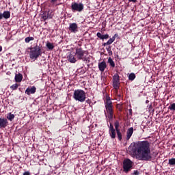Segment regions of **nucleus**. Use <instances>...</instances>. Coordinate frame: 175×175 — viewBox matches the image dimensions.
I'll use <instances>...</instances> for the list:
<instances>
[{"label":"nucleus","mask_w":175,"mask_h":175,"mask_svg":"<svg viewBox=\"0 0 175 175\" xmlns=\"http://www.w3.org/2000/svg\"><path fill=\"white\" fill-rule=\"evenodd\" d=\"M105 108L107 112L108 113V118L109 120L113 118L114 111L113 109V103L111 100V97L106 96V101H105Z\"/></svg>","instance_id":"nucleus-2"},{"label":"nucleus","mask_w":175,"mask_h":175,"mask_svg":"<svg viewBox=\"0 0 175 175\" xmlns=\"http://www.w3.org/2000/svg\"><path fill=\"white\" fill-rule=\"evenodd\" d=\"M114 125H115V130L116 131V132L120 131V129H119L120 122L118 120H116Z\"/></svg>","instance_id":"nucleus-25"},{"label":"nucleus","mask_w":175,"mask_h":175,"mask_svg":"<svg viewBox=\"0 0 175 175\" xmlns=\"http://www.w3.org/2000/svg\"><path fill=\"white\" fill-rule=\"evenodd\" d=\"M129 2H132L133 3H135L137 2V0H129Z\"/></svg>","instance_id":"nucleus-35"},{"label":"nucleus","mask_w":175,"mask_h":175,"mask_svg":"<svg viewBox=\"0 0 175 175\" xmlns=\"http://www.w3.org/2000/svg\"><path fill=\"white\" fill-rule=\"evenodd\" d=\"M129 112H130V113H132V109H130Z\"/></svg>","instance_id":"nucleus-40"},{"label":"nucleus","mask_w":175,"mask_h":175,"mask_svg":"<svg viewBox=\"0 0 175 175\" xmlns=\"http://www.w3.org/2000/svg\"><path fill=\"white\" fill-rule=\"evenodd\" d=\"M107 67V65L105 61H103L98 63V68L101 72H104Z\"/></svg>","instance_id":"nucleus-12"},{"label":"nucleus","mask_w":175,"mask_h":175,"mask_svg":"<svg viewBox=\"0 0 175 175\" xmlns=\"http://www.w3.org/2000/svg\"><path fill=\"white\" fill-rule=\"evenodd\" d=\"M139 172H138L137 170H134V175H139Z\"/></svg>","instance_id":"nucleus-32"},{"label":"nucleus","mask_w":175,"mask_h":175,"mask_svg":"<svg viewBox=\"0 0 175 175\" xmlns=\"http://www.w3.org/2000/svg\"><path fill=\"white\" fill-rule=\"evenodd\" d=\"M120 75L115 74L113 77V86L116 90H118L120 88Z\"/></svg>","instance_id":"nucleus-9"},{"label":"nucleus","mask_w":175,"mask_h":175,"mask_svg":"<svg viewBox=\"0 0 175 175\" xmlns=\"http://www.w3.org/2000/svg\"><path fill=\"white\" fill-rule=\"evenodd\" d=\"M149 103V100H146V103Z\"/></svg>","instance_id":"nucleus-41"},{"label":"nucleus","mask_w":175,"mask_h":175,"mask_svg":"<svg viewBox=\"0 0 175 175\" xmlns=\"http://www.w3.org/2000/svg\"><path fill=\"white\" fill-rule=\"evenodd\" d=\"M108 53H109V55L110 56L113 55V52H112L111 50V51H108Z\"/></svg>","instance_id":"nucleus-38"},{"label":"nucleus","mask_w":175,"mask_h":175,"mask_svg":"<svg viewBox=\"0 0 175 175\" xmlns=\"http://www.w3.org/2000/svg\"><path fill=\"white\" fill-rule=\"evenodd\" d=\"M117 37H118V33H116V34H114V36L112 37V38H114V40H115Z\"/></svg>","instance_id":"nucleus-34"},{"label":"nucleus","mask_w":175,"mask_h":175,"mask_svg":"<svg viewBox=\"0 0 175 175\" xmlns=\"http://www.w3.org/2000/svg\"><path fill=\"white\" fill-rule=\"evenodd\" d=\"M73 98L77 101L83 103L86 99V93L84 90H81V89H77L74 92Z\"/></svg>","instance_id":"nucleus-4"},{"label":"nucleus","mask_w":175,"mask_h":175,"mask_svg":"<svg viewBox=\"0 0 175 175\" xmlns=\"http://www.w3.org/2000/svg\"><path fill=\"white\" fill-rule=\"evenodd\" d=\"M109 134L112 139H115L116 137V130L114 129L111 123L109 126Z\"/></svg>","instance_id":"nucleus-11"},{"label":"nucleus","mask_w":175,"mask_h":175,"mask_svg":"<svg viewBox=\"0 0 175 175\" xmlns=\"http://www.w3.org/2000/svg\"><path fill=\"white\" fill-rule=\"evenodd\" d=\"M53 16L50 14L49 12L44 13V15L42 16V18L44 21H46L47 19H51Z\"/></svg>","instance_id":"nucleus-17"},{"label":"nucleus","mask_w":175,"mask_h":175,"mask_svg":"<svg viewBox=\"0 0 175 175\" xmlns=\"http://www.w3.org/2000/svg\"><path fill=\"white\" fill-rule=\"evenodd\" d=\"M69 30L71 33H77L78 31V25L76 23H70Z\"/></svg>","instance_id":"nucleus-10"},{"label":"nucleus","mask_w":175,"mask_h":175,"mask_svg":"<svg viewBox=\"0 0 175 175\" xmlns=\"http://www.w3.org/2000/svg\"><path fill=\"white\" fill-rule=\"evenodd\" d=\"M8 126V121L5 118H0V129H5Z\"/></svg>","instance_id":"nucleus-14"},{"label":"nucleus","mask_w":175,"mask_h":175,"mask_svg":"<svg viewBox=\"0 0 175 175\" xmlns=\"http://www.w3.org/2000/svg\"><path fill=\"white\" fill-rule=\"evenodd\" d=\"M23 175H31L29 172H25Z\"/></svg>","instance_id":"nucleus-36"},{"label":"nucleus","mask_w":175,"mask_h":175,"mask_svg":"<svg viewBox=\"0 0 175 175\" xmlns=\"http://www.w3.org/2000/svg\"><path fill=\"white\" fill-rule=\"evenodd\" d=\"M150 146L148 141L137 142L130 144L129 152L141 161H150L152 159Z\"/></svg>","instance_id":"nucleus-1"},{"label":"nucleus","mask_w":175,"mask_h":175,"mask_svg":"<svg viewBox=\"0 0 175 175\" xmlns=\"http://www.w3.org/2000/svg\"><path fill=\"white\" fill-rule=\"evenodd\" d=\"M33 40H34V38L32 36L27 37V38H25V40L26 43H29L31 41H33Z\"/></svg>","instance_id":"nucleus-26"},{"label":"nucleus","mask_w":175,"mask_h":175,"mask_svg":"<svg viewBox=\"0 0 175 175\" xmlns=\"http://www.w3.org/2000/svg\"><path fill=\"white\" fill-rule=\"evenodd\" d=\"M23 80V75L22 74H16L15 76V81L16 83H21Z\"/></svg>","instance_id":"nucleus-19"},{"label":"nucleus","mask_w":175,"mask_h":175,"mask_svg":"<svg viewBox=\"0 0 175 175\" xmlns=\"http://www.w3.org/2000/svg\"><path fill=\"white\" fill-rule=\"evenodd\" d=\"M18 87V83H14V85H12L10 86V89H11L12 90H17Z\"/></svg>","instance_id":"nucleus-30"},{"label":"nucleus","mask_w":175,"mask_h":175,"mask_svg":"<svg viewBox=\"0 0 175 175\" xmlns=\"http://www.w3.org/2000/svg\"><path fill=\"white\" fill-rule=\"evenodd\" d=\"M107 50L108 52L110 51L111 50V46H109V47H107Z\"/></svg>","instance_id":"nucleus-37"},{"label":"nucleus","mask_w":175,"mask_h":175,"mask_svg":"<svg viewBox=\"0 0 175 175\" xmlns=\"http://www.w3.org/2000/svg\"><path fill=\"white\" fill-rule=\"evenodd\" d=\"M133 131L134 129L133 127L129 129V130H127V133H126V140L129 141L131 137H132L133 134Z\"/></svg>","instance_id":"nucleus-15"},{"label":"nucleus","mask_w":175,"mask_h":175,"mask_svg":"<svg viewBox=\"0 0 175 175\" xmlns=\"http://www.w3.org/2000/svg\"><path fill=\"white\" fill-rule=\"evenodd\" d=\"M42 51L41 49V47L38 46V45H36L35 46L30 48V59L36 60L40 56L42 55Z\"/></svg>","instance_id":"nucleus-3"},{"label":"nucleus","mask_w":175,"mask_h":175,"mask_svg":"<svg viewBox=\"0 0 175 175\" xmlns=\"http://www.w3.org/2000/svg\"><path fill=\"white\" fill-rule=\"evenodd\" d=\"M168 164L170 165H175V159L172 158L168 160Z\"/></svg>","instance_id":"nucleus-29"},{"label":"nucleus","mask_w":175,"mask_h":175,"mask_svg":"<svg viewBox=\"0 0 175 175\" xmlns=\"http://www.w3.org/2000/svg\"><path fill=\"white\" fill-rule=\"evenodd\" d=\"M36 86H32L31 88H27L25 90V94L27 95L34 94L36 92Z\"/></svg>","instance_id":"nucleus-13"},{"label":"nucleus","mask_w":175,"mask_h":175,"mask_svg":"<svg viewBox=\"0 0 175 175\" xmlns=\"http://www.w3.org/2000/svg\"><path fill=\"white\" fill-rule=\"evenodd\" d=\"M46 47L48 48L49 50L52 51L55 48V46H54L53 43L47 42Z\"/></svg>","instance_id":"nucleus-22"},{"label":"nucleus","mask_w":175,"mask_h":175,"mask_svg":"<svg viewBox=\"0 0 175 175\" xmlns=\"http://www.w3.org/2000/svg\"><path fill=\"white\" fill-rule=\"evenodd\" d=\"M136 78V75L135 74H134V72H131V74H130V75H129V80L133 81Z\"/></svg>","instance_id":"nucleus-24"},{"label":"nucleus","mask_w":175,"mask_h":175,"mask_svg":"<svg viewBox=\"0 0 175 175\" xmlns=\"http://www.w3.org/2000/svg\"><path fill=\"white\" fill-rule=\"evenodd\" d=\"M117 132V135H118V139H119V141H122V134L120 132V131H118Z\"/></svg>","instance_id":"nucleus-28"},{"label":"nucleus","mask_w":175,"mask_h":175,"mask_svg":"<svg viewBox=\"0 0 175 175\" xmlns=\"http://www.w3.org/2000/svg\"><path fill=\"white\" fill-rule=\"evenodd\" d=\"M132 167L133 162L129 159H127L124 160V161H123V171H124V172H129V171H131Z\"/></svg>","instance_id":"nucleus-7"},{"label":"nucleus","mask_w":175,"mask_h":175,"mask_svg":"<svg viewBox=\"0 0 175 175\" xmlns=\"http://www.w3.org/2000/svg\"><path fill=\"white\" fill-rule=\"evenodd\" d=\"M77 56L75 52L70 51L68 53L67 55V59L68 61L71 64H75L77 62V58L75 57Z\"/></svg>","instance_id":"nucleus-8"},{"label":"nucleus","mask_w":175,"mask_h":175,"mask_svg":"<svg viewBox=\"0 0 175 175\" xmlns=\"http://www.w3.org/2000/svg\"><path fill=\"white\" fill-rule=\"evenodd\" d=\"M3 18V13L0 12V21Z\"/></svg>","instance_id":"nucleus-33"},{"label":"nucleus","mask_w":175,"mask_h":175,"mask_svg":"<svg viewBox=\"0 0 175 175\" xmlns=\"http://www.w3.org/2000/svg\"><path fill=\"white\" fill-rule=\"evenodd\" d=\"M172 147H173V148H175V144H174V145L172 146Z\"/></svg>","instance_id":"nucleus-42"},{"label":"nucleus","mask_w":175,"mask_h":175,"mask_svg":"<svg viewBox=\"0 0 175 175\" xmlns=\"http://www.w3.org/2000/svg\"><path fill=\"white\" fill-rule=\"evenodd\" d=\"M15 118V115L14 113H12V112H9L7 116V119L12 122Z\"/></svg>","instance_id":"nucleus-21"},{"label":"nucleus","mask_w":175,"mask_h":175,"mask_svg":"<svg viewBox=\"0 0 175 175\" xmlns=\"http://www.w3.org/2000/svg\"><path fill=\"white\" fill-rule=\"evenodd\" d=\"M58 0H49L50 3L54 5Z\"/></svg>","instance_id":"nucleus-31"},{"label":"nucleus","mask_w":175,"mask_h":175,"mask_svg":"<svg viewBox=\"0 0 175 175\" xmlns=\"http://www.w3.org/2000/svg\"><path fill=\"white\" fill-rule=\"evenodd\" d=\"M168 109L170 111H175V103H173L172 104H170L168 107Z\"/></svg>","instance_id":"nucleus-27"},{"label":"nucleus","mask_w":175,"mask_h":175,"mask_svg":"<svg viewBox=\"0 0 175 175\" xmlns=\"http://www.w3.org/2000/svg\"><path fill=\"white\" fill-rule=\"evenodd\" d=\"M2 50H3V47H2V46L0 45V52H1Z\"/></svg>","instance_id":"nucleus-39"},{"label":"nucleus","mask_w":175,"mask_h":175,"mask_svg":"<svg viewBox=\"0 0 175 175\" xmlns=\"http://www.w3.org/2000/svg\"><path fill=\"white\" fill-rule=\"evenodd\" d=\"M97 37L98 38H100V40H107L109 38V34H105L103 35L100 32H98L96 34Z\"/></svg>","instance_id":"nucleus-16"},{"label":"nucleus","mask_w":175,"mask_h":175,"mask_svg":"<svg viewBox=\"0 0 175 175\" xmlns=\"http://www.w3.org/2000/svg\"><path fill=\"white\" fill-rule=\"evenodd\" d=\"M71 9L73 12H81L84 9V5L82 3L73 2L71 5Z\"/></svg>","instance_id":"nucleus-6"},{"label":"nucleus","mask_w":175,"mask_h":175,"mask_svg":"<svg viewBox=\"0 0 175 175\" xmlns=\"http://www.w3.org/2000/svg\"><path fill=\"white\" fill-rule=\"evenodd\" d=\"M78 60H83L85 59V55H88V51L83 50L81 47L77 48L75 52Z\"/></svg>","instance_id":"nucleus-5"},{"label":"nucleus","mask_w":175,"mask_h":175,"mask_svg":"<svg viewBox=\"0 0 175 175\" xmlns=\"http://www.w3.org/2000/svg\"><path fill=\"white\" fill-rule=\"evenodd\" d=\"M108 62L112 68H115L116 66L115 62L111 57H109Z\"/></svg>","instance_id":"nucleus-23"},{"label":"nucleus","mask_w":175,"mask_h":175,"mask_svg":"<svg viewBox=\"0 0 175 175\" xmlns=\"http://www.w3.org/2000/svg\"><path fill=\"white\" fill-rule=\"evenodd\" d=\"M114 41V38H111L107 42H104L103 44V46H106L107 45H111Z\"/></svg>","instance_id":"nucleus-20"},{"label":"nucleus","mask_w":175,"mask_h":175,"mask_svg":"<svg viewBox=\"0 0 175 175\" xmlns=\"http://www.w3.org/2000/svg\"><path fill=\"white\" fill-rule=\"evenodd\" d=\"M3 14V18L5 19H9L10 18V12L8 10H5L2 13Z\"/></svg>","instance_id":"nucleus-18"}]
</instances>
